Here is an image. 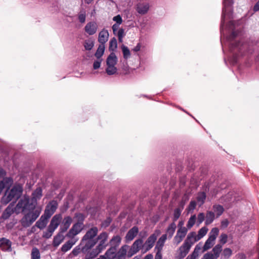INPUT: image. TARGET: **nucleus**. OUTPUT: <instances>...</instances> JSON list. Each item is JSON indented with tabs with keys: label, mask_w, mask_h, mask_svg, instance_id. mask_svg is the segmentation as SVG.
Listing matches in <instances>:
<instances>
[{
	"label": "nucleus",
	"mask_w": 259,
	"mask_h": 259,
	"mask_svg": "<svg viewBox=\"0 0 259 259\" xmlns=\"http://www.w3.org/2000/svg\"><path fill=\"white\" fill-rule=\"evenodd\" d=\"M213 210L217 217L220 216L224 211V208L220 205H214Z\"/></svg>",
	"instance_id": "58836bf2"
},
{
	"label": "nucleus",
	"mask_w": 259,
	"mask_h": 259,
	"mask_svg": "<svg viewBox=\"0 0 259 259\" xmlns=\"http://www.w3.org/2000/svg\"><path fill=\"white\" fill-rule=\"evenodd\" d=\"M107 67L106 69V73L109 75H113L117 72V68L115 66L107 65Z\"/></svg>",
	"instance_id": "c9c22d12"
},
{
	"label": "nucleus",
	"mask_w": 259,
	"mask_h": 259,
	"mask_svg": "<svg viewBox=\"0 0 259 259\" xmlns=\"http://www.w3.org/2000/svg\"><path fill=\"white\" fill-rule=\"evenodd\" d=\"M49 218H48L47 216L44 214L41 217L40 219L36 222V226L40 229H44L47 224L48 219Z\"/></svg>",
	"instance_id": "5701e85b"
},
{
	"label": "nucleus",
	"mask_w": 259,
	"mask_h": 259,
	"mask_svg": "<svg viewBox=\"0 0 259 259\" xmlns=\"http://www.w3.org/2000/svg\"><path fill=\"white\" fill-rule=\"evenodd\" d=\"M97 29L98 25L95 22L88 23L84 27L85 31L90 35L95 34Z\"/></svg>",
	"instance_id": "9b49d317"
},
{
	"label": "nucleus",
	"mask_w": 259,
	"mask_h": 259,
	"mask_svg": "<svg viewBox=\"0 0 259 259\" xmlns=\"http://www.w3.org/2000/svg\"><path fill=\"white\" fill-rule=\"evenodd\" d=\"M228 236L226 234H222L220 237V241L222 244H225L227 242Z\"/></svg>",
	"instance_id": "603ef678"
},
{
	"label": "nucleus",
	"mask_w": 259,
	"mask_h": 259,
	"mask_svg": "<svg viewBox=\"0 0 259 259\" xmlns=\"http://www.w3.org/2000/svg\"><path fill=\"white\" fill-rule=\"evenodd\" d=\"M205 215L203 213H200L198 215V221L199 224H201L204 220Z\"/></svg>",
	"instance_id": "6e6d98bb"
},
{
	"label": "nucleus",
	"mask_w": 259,
	"mask_h": 259,
	"mask_svg": "<svg viewBox=\"0 0 259 259\" xmlns=\"http://www.w3.org/2000/svg\"><path fill=\"white\" fill-rule=\"evenodd\" d=\"M72 219L70 217L64 218L61 225V230L62 232L66 231L72 223Z\"/></svg>",
	"instance_id": "4be33fe9"
},
{
	"label": "nucleus",
	"mask_w": 259,
	"mask_h": 259,
	"mask_svg": "<svg viewBox=\"0 0 259 259\" xmlns=\"http://www.w3.org/2000/svg\"><path fill=\"white\" fill-rule=\"evenodd\" d=\"M232 254V250L229 248L224 249L223 254L226 258H229Z\"/></svg>",
	"instance_id": "49530a36"
},
{
	"label": "nucleus",
	"mask_w": 259,
	"mask_h": 259,
	"mask_svg": "<svg viewBox=\"0 0 259 259\" xmlns=\"http://www.w3.org/2000/svg\"><path fill=\"white\" fill-rule=\"evenodd\" d=\"M232 0H223V8L221 27H224L226 21L231 18L232 14Z\"/></svg>",
	"instance_id": "7ed1b4c3"
},
{
	"label": "nucleus",
	"mask_w": 259,
	"mask_h": 259,
	"mask_svg": "<svg viewBox=\"0 0 259 259\" xmlns=\"http://www.w3.org/2000/svg\"><path fill=\"white\" fill-rule=\"evenodd\" d=\"M109 32L107 30L103 29L99 33L98 41L100 45H103L108 41L109 38Z\"/></svg>",
	"instance_id": "ddd939ff"
},
{
	"label": "nucleus",
	"mask_w": 259,
	"mask_h": 259,
	"mask_svg": "<svg viewBox=\"0 0 259 259\" xmlns=\"http://www.w3.org/2000/svg\"><path fill=\"white\" fill-rule=\"evenodd\" d=\"M157 235L154 233L148 237L143 245V248L145 249V251L149 250L153 246V245L157 239Z\"/></svg>",
	"instance_id": "6e6552de"
},
{
	"label": "nucleus",
	"mask_w": 259,
	"mask_h": 259,
	"mask_svg": "<svg viewBox=\"0 0 259 259\" xmlns=\"http://www.w3.org/2000/svg\"><path fill=\"white\" fill-rule=\"evenodd\" d=\"M117 47V43L116 38H112L109 42V50L114 51Z\"/></svg>",
	"instance_id": "ea45409f"
},
{
	"label": "nucleus",
	"mask_w": 259,
	"mask_h": 259,
	"mask_svg": "<svg viewBox=\"0 0 259 259\" xmlns=\"http://www.w3.org/2000/svg\"><path fill=\"white\" fill-rule=\"evenodd\" d=\"M85 14L84 13H80L78 15V20L81 23H84L85 21Z\"/></svg>",
	"instance_id": "864d4df0"
},
{
	"label": "nucleus",
	"mask_w": 259,
	"mask_h": 259,
	"mask_svg": "<svg viewBox=\"0 0 259 259\" xmlns=\"http://www.w3.org/2000/svg\"><path fill=\"white\" fill-rule=\"evenodd\" d=\"M119 25L117 24H114L113 25L112 28L113 30V32L114 34H116V32L117 31L118 29Z\"/></svg>",
	"instance_id": "e2e57ef3"
},
{
	"label": "nucleus",
	"mask_w": 259,
	"mask_h": 259,
	"mask_svg": "<svg viewBox=\"0 0 259 259\" xmlns=\"http://www.w3.org/2000/svg\"><path fill=\"white\" fill-rule=\"evenodd\" d=\"M16 195V188L14 187L11 190H7L3 197V201L5 203L10 201Z\"/></svg>",
	"instance_id": "4468645a"
},
{
	"label": "nucleus",
	"mask_w": 259,
	"mask_h": 259,
	"mask_svg": "<svg viewBox=\"0 0 259 259\" xmlns=\"http://www.w3.org/2000/svg\"><path fill=\"white\" fill-rule=\"evenodd\" d=\"M17 208H22L24 217L22 220V223L24 226L31 225L39 215L41 208L35 207V204L29 203L28 198L24 197L17 204Z\"/></svg>",
	"instance_id": "f257e3e1"
},
{
	"label": "nucleus",
	"mask_w": 259,
	"mask_h": 259,
	"mask_svg": "<svg viewBox=\"0 0 259 259\" xmlns=\"http://www.w3.org/2000/svg\"><path fill=\"white\" fill-rule=\"evenodd\" d=\"M57 206L58 204L56 201H52L47 205L44 214L48 218H50L54 213Z\"/></svg>",
	"instance_id": "f8f14e48"
},
{
	"label": "nucleus",
	"mask_w": 259,
	"mask_h": 259,
	"mask_svg": "<svg viewBox=\"0 0 259 259\" xmlns=\"http://www.w3.org/2000/svg\"><path fill=\"white\" fill-rule=\"evenodd\" d=\"M184 222L183 221H180L178 224V229L181 230L182 228H186L184 227Z\"/></svg>",
	"instance_id": "680f3d73"
},
{
	"label": "nucleus",
	"mask_w": 259,
	"mask_h": 259,
	"mask_svg": "<svg viewBox=\"0 0 259 259\" xmlns=\"http://www.w3.org/2000/svg\"><path fill=\"white\" fill-rule=\"evenodd\" d=\"M141 48V45L140 43H138L137 45L133 49V51L135 52H138L140 51Z\"/></svg>",
	"instance_id": "052dcab7"
},
{
	"label": "nucleus",
	"mask_w": 259,
	"mask_h": 259,
	"mask_svg": "<svg viewBox=\"0 0 259 259\" xmlns=\"http://www.w3.org/2000/svg\"><path fill=\"white\" fill-rule=\"evenodd\" d=\"M121 241V238L119 236H115L112 238L110 243L112 245L116 246L118 245Z\"/></svg>",
	"instance_id": "a18cd8bd"
},
{
	"label": "nucleus",
	"mask_w": 259,
	"mask_h": 259,
	"mask_svg": "<svg viewBox=\"0 0 259 259\" xmlns=\"http://www.w3.org/2000/svg\"><path fill=\"white\" fill-rule=\"evenodd\" d=\"M138 232V229L136 227H134L132 228L129 231L127 232L125 239L126 241H132L137 235Z\"/></svg>",
	"instance_id": "6ab92c4d"
},
{
	"label": "nucleus",
	"mask_w": 259,
	"mask_h": 259,
	"mask_svg": "<svg viewBox=\"0 0 259 259\" xmlns=\"http://www.w3.org/2000/svg\"><path fill=\"white\" fill-rule=\"evenodd\" d=\"M219 230L217 228H213L209 232V237L203 247V252L210 249L214 244V241L219 234Z\"/></svg>",
	"instance_id": "20e7f679"
},
{
	"label": "nucleus",
	"mask_w": 259,
	"mask_h": 259,
	"mask_svg": "<svg viewBox=\"0 0 259 259\" xmlns=\"http://www.w3.org/2000/svg\"><path fill=\"white\" fill-rule=\"evenodd\" d=\"M214 218V213L212 212H207L206 216L205 224L206 225L210 224L212 222Z\"/></svg>",
	"instance_id": "4c0bfd02"
},
{
	"label": "nucleus",
	"mask_w": 259,
	"mask_h": 259,
	"mask_svg": "<svg viewBox=\"0 0 259 259\" xmlns=\"http://www.w3.org/2000/svg\"><path fill=\"white\" fill-rule=\"evenodd\" d=\"M143 245L142 240L138 239L135 241L130 249L128 251L127 257H130L134 254L136 253Z\"/></svg>",
	"instance_id": "423d86ee"
},
{
	"label": "nucleus",
	"mask_w": 259,
	"mask_h": 259,
	"mask_svg": "<svg viewBox=\"0 0 259 259\" xmlns=\"http://www.w3.org/2000/svg\"><path fill=\"white\" fill-rule=\"evenodd\" d=\"M75 241H73V240L68 241L62 246L61 248L62 251L63 252L67 251L72 247Z\"/></svg>",
	"instance_id": "7c9ffc66"
},
{
	"label": "nucleus",
	"mask_w": 259,
	"mask_h": 259,
	"mask_svg": "<svg viewBox=\"0 0 259 259\" xmlns=\"http://www.w3.org/2000/svg\"><path fill=\"white\" fill-rule=\"evenodd\" d=\"M253 10L254 11H259V1L257 2V3L254 6Z\"/></svg>",
	"instance_id": "774afa93"
},
{
	"label": "nucleus",
	"mask_w": 259,
	"mask_h": 259,
	"mask_svg": "<svg viewBox=\"0 0 259 259\" xmlns=\"http://www.w3.org/2000/svg\"><path fill=\"white\" fill-rule=\"evenodd\" d=\"M176 228V226L175 223H171L169 225L166 231V233L169 238H171L172 236L175 232Z\"/></svg>",
	"instance_id": "2f4dec72"
},
{
	"label": "nucleus",
	"mask_w": 259,
	"mask_h": 259,
	"mask_svg": "<svg viewBox=\"0 0 259 259\" xmlns=\"http://www.w3.org/2000/svg\"><path fill=\"white\" fill-rule=\"evenodd\" d=\"M117 35L118 37L119 41L122 42L123 37L124 36V31L123 29H119L117 32Z\"/></svg>",
	"instance_id": "09e8293b"
},
{
	"label": "nucleus",
	"mask_w": 259,
	"mask_h": 259,
	"mask_svg": "<svg viewBox=\"0 0 259 259\" xmlns=\"http://www.w3.org/2000/svg\"><path fill=\"white\" fill-rule=\"evenodd\" d=\"M82 228V226L81 223H76L73 226L71 229L69 231L68 236L69 237H71L77 235L81 231Z\"/></svg>",
	"instance_id": "dca6fc26"
},
{
	"label": "nucleus",
	"mask_w": 259,
	"mask_h": 259,
	"mask_svg": "<svg viewBox=\"0 0 259 259\" xmlns=\"http://www.w3.org/2000/svg\"><path fill=\"white\" fill-rule=\"evenodd\" d=\"M222 250V246L220 245H217L212 249L213 257L217 259L220 255V253Z\"/></svg>",
	"instance_id": "f704fd0d"
},
{
	"label": "nucleus",
	"mask_w": 259,
	"mask_h": 259,
	"mask_svg": "<svg viewBox=\"0 0 259 259\" xmlns=\"http://www.w3.org/2000/svg\"><path fill=\"white\" fill-rule=\"evenodd\" d=\"M202 248V245L200 243L196 245L194 250L192 253V255L193 256V257H194V259H197L199 255L200 250Z\"/></svg>",
	"instance_id": "c756f323"
},
{
	"label": "nucleus",
	"mask_w": 259,
	"mask_h": 259,
	"mask_svg": "<svg viewBox=\"0 0 259 259\" xmlns=\"http://www.w3.org/2000/svg\"><path fill=\"white\" fill-rule=\"evenodd\" d=\"M113 20L116 22L115 24L120 25L122 22V19L120 15H118L113 18Z\"/></svg>",
	"instance_id": "8fccbe9b"
},
{
	"label": "nucleus",
	"mask_w": 259,
	"mask_h": 259,
	"mask_svg": "<svg viewBox=\"0 0 259 259\" xmlns=\"http://www.w3.org/2000/svg\"><path fill=\"white\" fill-rule=\"evenodd\" d=\"M121 50L123 53V58L125 59H127L130 58L131 54L129 49L127 47L122 45L121 46Z\"/></svg>",
	"instance_id": "473e14b6"
},
{
	"label": "nucleus",
	"mask_w": 259,
	"mask_h": 259,
	"mask_svg": "<svg viewBox=\"0 0 259 259\" xmlns=\"http://www.w3.org/2000/svg\"><path fill=\"white\" fill-rule=\"evenodd\" d=\"M191 246L186 242L179 248L180 254L181 256H185L188 253Z\"/></svg>",
	"instance_id": "b1692460"
},
{
	"label": "nucleus",
	"mask_w": 259,
	"mask_h": 259,
	"mask_svg": "<svg viewBox=\"0 0 259 259\" xmlns=\"http://www.w3.org/2000/svg\"><path fill=\"white\" fill-rule=\"evenodd\" d=\"M31 259H40L39 250L36 248H33L31 252Z\"/></svg>",
	"instance_id": "37998d69"
},
{
	"label": "nucleus",
	"mask_w": 259,
	"mask_h": 259,
	"mask_svg": "<svg viewBox=\"0 0 259 259\" xmlns=\"http://www.w3.org/2000/svg\"><path fill=\"white\" fill-rule=\"evenodd\" d=\"M150 9V5L146 2H140L136 6V10L138 13L141 15L146 14Z\"/></svg>",
	"instance_id": "39448f33"
},
{
	"label": "nucleus",
	"mask_w": 259,
	"mask_h": 259,
	"mask_svg": "<svg viewBox=\"0 0 259 259\" xmlns=\"http://www.w3.org/2000/svg\"><path fill=\"white\" fill-rule=\"evenodd\" d=\"M105 52V45H100L95 54L97 59H102L101 57Z\"/></svg>",
	"instance_id": "cd10ccee"
},
{
	"label": "nucleus",
	"mask_w": 259,
	"mask_h": 259,
	"mask_svg": "<svg viewBox=\"0 0 259 259\" xmlns=\"http://www.w3.org/2000/svg\"><path fill=\"white\" fill-rule=\"evenodd\" d=\"M208 231V229L206 227H203L201 228L198 231V234H197V236L198 237V238L199 240H200L201 238H202L203 237H204L206 235Z\"/></svg>",
	"instance_id": "72a5a7b5"
},
{
	"label": "nucleus",
	"mask_w": 259,
	"mask_h": 259,
	"mask_svg": "<svg viewBox=\"0 0 259 259\" xmlns=\"http://www.w3.org/2000/svg\"><path fill=\"white\" fill-rule=\"evenodd\" d=\"M102 61V59H97L95 60L93 63V68L95 70L99 68L101 66Z\"/></svg>",
	"instance_id": "de8ad7c7"
},
{
	"label": "nucleus",
	"mask_w": 259,
	"mask_h": 259,
	"mask_svg": "<svg viewBox=\"0 0 259 259\" xmlns=\"http://www.w3.org/2000/svg\"><path fill=\"white\" fill-rule=\"evenodd\" d=\"M182 212V209L180 208H177L175 210L174 218V220H177L180 216Z\"/></svg>",
	"instance_id": "3c124183"
},
{
	"label": "nucleus",
	"mask_w": 259,
	"mask_h": 259,
	"mask_svg": "<svg viewBox=\"0 0 259 259\" xmlns=\"http://www.w3.org/2000/svg\"><path fill=\"white\" fill-rule=\"evenodd\" d=\"M102 250L99 248L98 246L97 248L91 251V252L89 254V256L88 258H94L96 257L99 253H100Z\"/></svg>",
	"instance_id": "79ce46f5"
},
{
	"label": "nucleus",
	"mask_w": 259,
	"mask_h": 259,
	"mask_svg": "<svg viewBox=\"0 0 259 259\" xmlns=\"http://www.w3.org/2000/svg\"><path fill=\"white\" fill-rule=\"evenodd\" d=\"M53 232H51V231L49 230L48 228L47 232L45 233L44 236L47 238H49L52 235Z\"/></svg>",
	"instance_id": "13d9d810"
},
{
	"label": "nucleus",
	"mask_w": 259,
	"mask_h": 259,
	"mask_svg": "<svg viewBox=\"0 0 259 259\" xmlns=\"http://www.w3.org/2000/svg\"><path fill=\"white\" fill-rule=\"evenodd\" d=\"M32 200L33 203L34 204L33 202H35V201L37 200L40 198V197L42 196V190L41 188H37L35 191L32 194Z\"/></svg>",
	"instance_id": "bb28decb"
},
{
	"label": "nucleus",
	"mask_w": 259,
	"mask_h": 259,
	"mask_svg": "<svg viewBox=\"0 0 259 259\" xmlns=\"http://www.w3.org/2000/svg\"><path fill=\"white\" fill-rule=\"evenodd\" d=\"M117 62V58L113 53H111L107 58V65L115 66Z\"/></svg>",
	"instance_id": "393cba45"
},
{
	"label": "nucleus",
	"mask_w": 259,
	"mask_h": 259,
	"mask_svg": "<svg viewBox=\"0 0 259 259\" xmlns=\"http://www.w3.org/2000/svg\"><path fill=\"white\" fill-rule=\"evenodd\" d=\"M129 249V246L127 245L123 246L118 251L116 254L121 259H123L125 256H127V250Z\"/></svg>",
	"instance_id": "a878e982"
},
{
	"label": "nucleus",
	"mask_w": 259,
	"mask_h": 259,
	"mask_svg": "<svg viewBox=\"0 0 259 259\" xmlns=\"http://www.w3.org/2000/svg\"><path fill=\"white\" fill-rule=\"evenodd\" d=\"M196 206V202L195 201H191L189 204L188 209L189 210H193Z\"/></svg>",
	"instance_id": "4d7b16f0"
},
{
	"label": "nucleus",
	"mask_w": 259,
	"mask_h": 259,
	"mask_svg": "<svg viewBox=\"0 0 259 259\" xmlns=\"http://www.w3.org/2000/svg\"><path fill=\"white\" fill-rule=\"evenodd\" d=\"M162 255L161 252H157L156 254L155 255V259H161Z\"/></svg>",
	"instance_id": "338daca9"
},
{
	"label": "nucleus",
	"mask_w": 259,
	"mask_h": 259,
	"mask_svg": "<svg viewBox=\"0 0 259 259\" xmlns=\"http://www.w3.org/2000/svg\"><path fill=\"white\" fill-rule=\"evenodd\" d=\"M64 237L62 235L59 234L56 236L54 239L53 244L55 246H59L63 241Z\"/></svg>",
	"instance_id": "e433bc0d"
},
{
	"label": "nucleus",
	"mask_w": 259,
	"mask_h": 259,
	"mask_svg": "<svg viewBox=\"0 0 259 259\" xmlns=\"http://www.w3.org/2000/svg\"><path fill=\"white\" fill-rule=\"evenodd\" d=\"M188 229L182 228L181 230H178L176 235L174 238V243L178 245L184 239L187 234Z\"/></svg>",
	"instance_id": "0eeeda50"
},
{
	"label": "nucleus",
	"mask_w": 259,
	"mask_h": 259,
	"mask_svg": "<svg viewBox=\"0 0 259 259\" xmlns=\"http://www.w3.org/2000/svg\"><path fill=\"white\" fill-rule=\"evenodd\" d=\"M206 196L204 193L202 192L198 194L197 196V201L199 205H201L205 199Z\"/></svg>",
	"instance_id": "c03bdc74"
},
{
	"label": "nucleus",
	"mask_w": 259,
	"mask_h": 259,
	"mask_svg": "<svg viewBox=\"0 0 259 259\" xmlns=\"http://www.w3.org/2000/svg\"><path fill=\"white\" fill-rule=\"evenodd\" d=\"M98 239L99 241V244L98 245V247L101 249L102 250H103L107 244L106 241L107 239V234L106 233H101L98 237Z\"/></svg>",
	"instance_id": "f3484780"
},
{
	"label": "nucleus",
	"mask_w": 259,
	"mask_h": 259,
	"mask_svg": "<svg viewBox=\"0 0 259 259\" xmlns=\"http://www.w3.org/2000/svg\"><path fill=\"white\" fill-rule=\"evenodd\" d=\"M195 221H196V215H193L191 216L187 223V229H191L193 226V225L195 224Z\"/></svg>",
	"instance_id": "a19ab883"
},
{
	"label": "nucleus",
	"mask_w": 259,
	"mask_h": 259,
	"mask_svg": "<svg viewBox=\"0 0 259 259\" xmlns=\"http://www.w3.org/2000/svg\"><path fill=\"white\" fill-rule=\"evenodd\" d=\"M166 239L167 234H163L159 238L155 246V249L157 250V252H161Z\"/></svg>",
	"instance_id": "a211bd4d"
},
{
	"label": "nucleus",
	"mask_w": 259,
	"mask_h": 259,
	"mask_svg": "<svg viewBox=\"0 0 259 259\" xmlns=\"http://www.w3.org/2000/svg\"><path fill=\"white\" fill-rule=\"evenodd\" d=\"M16 210V204L15 202H12L4 211L2 218L4 219H8Z\"/></svg>",
	"instance_id": "9d476101"
},
{
	"label": "nucleus",
	"mask_w": 259,
	"mask_h": 259,
	"mask_svg": "<svg viewBox=\"0 0 259 259\" xmlns=\"http://www.w3.org/2000/svg\"><path fill=\"white\" fill-rule=\"evenodd\" d=\"M11 246V243L9 240L6 238L0 239V247L2 249L6 251L10 250Z\"/></svg>",
	"instance_id": "aec40b11"
},
{
	"label": "nucleus",
	"mask_w": 259,
	"mask_h": 259,
	"mask_svg": "<svg viewBox=\"0 0 259 259\" xmlns=\"http://www.w3.org/2000/svg\"><path fill=\"white\" fill-rule=\"evenodd\" d=\"M94 46V41L92 39H88L84 41L83 47L86 50H91Z\"/></svg>",
	"instance_id": "c85d7f7f"
},
{
	"label": "nucleus",
	"mask_w": 259,
	"mask_h": 259,
	"mask_svg": "<svg viewBox=\"0 0 259 259\" xmlns=\"http://www.w3.org/2000/svg\"><path fill=\"white\" fill-rule=\"evenodd\" d=\"M62 218L60 214H56L54 215L50 223V224L48 227L49 230L51 232H54L58 227L60 223Z\"/></svg>",
	"instance_id": "1a4fd4ad"
},
{
	"label": "nucleus",
	"mask_w": 259,
	"mask_h": 259,
	"mask_svg": "<svg viewBox=\"0 0 259 259\" xmlns=\"http://www.w3.org/2000/svg\"><path fill=\"white\" fill-rule=\"evenodd\" d=\"M199 240V239L198 238L196 233L195 232H191L187 235V238L185 240V242H186L189 245L192 246V245L194 244L195 242Z\"/></svg>",
	"instance_id": "2eb2a0df"
},
{
	"label": "nucleus",
	"mask_w": 259,
	"mask_h": 259,
	"mask_svg": "<svg viewBox=\"0 0 259 259\" xmlns=\"http://www.w3.org/2000/svg\"><path fill=\"white\" fill-rule=\"evenodd\" d=\"M201 259H215L213 257V255L211 253H207L205 254Z\"/></svg>",
	"instance_id": "5fc2aeb1"
},
{
	"label": "nucleus",
	"mask_w": 259,
	"mask_h": 259,
	"mask_svg": "<svg viewBox=\"0 0 259 259\" xmlns=\"http://www.w3.org/2000/svg\"><path fill=\"white\" fill-rule=\"evenodd\" d=\"M229 224V222L227 220H224L222 222V226L223 227H227Z\"/></svg>",
	"instance_id": "69168bd1"
},
{
	"label": "nucleus",
	"mask_w": 259,
	"mask_h": 259,
	"mask_svg": "<svg viewBox=\"0 0 259 259\" xmlns=\"http://www.w3.org/2000/svg\"><path fill=\"white\" fill-rule=\"evenodd\" d=\"M105 255L107 256L108 259H121L116 254V248L114 247H112L108 249L106 251Z\"/></svg>",
	"instance_id": "412c9836"
},
{
	"label": "nucleus",
	"mask_w": 259,
	"mask_h": 259,
	"mask_svg": "<svg viewBox=\"0 0 259 259\" xmlns=\"http://www.w3.org/2000/svg\"><path fill=\"white\" fill-rule=\"evenodd\" d=\"M98 233V229L94 227L89 230L82 239V244L85 245L87 249L92 247L96 243L94 238L96 236Z\"/></svg>",
	"instance_id": "f03ea898"
},
{
	"label": "nucleus",
	"mask_w": 259,
	"mask_h": 259,
	"mask_svg": "<svg viewBox=\"0 0 259 259\" xmlns=\"http://www.w3.org/2000/svg\"><path fill=\"white\" fill-rule=\"evenodd\" d=\"M17 196L18 195L19 193H22L23 191V189L22 186L20 185V184H17Z\"/></svg>",
	"instance_id": "0e129e2a"
},
{
	"label": "nucleus",
	"mask_w": 259,
	"mask_h": 259,
	"mask_svg": "<svg viewBox=\"0 0 259 259\" xmlns=\"http://www.w3.org/2000/svg\"><path fill=\"white\" fill-rule=\"evenodd\" d=\"M236 257L238 259H245L246 255L243 253H239L236 255Z\"/></svg>",
	"instance_id": "bf43d9fd"
}]
</instances>
